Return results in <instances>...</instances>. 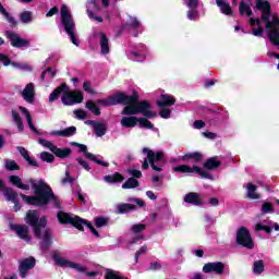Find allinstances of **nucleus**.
<instances>
[{"instance_id": "5fc2aeb1", "label": "nucleus", "mask_w": 279, "mask_h": 279, "mask_svg": "<svg viewBox=\"0 0 279 279\" xmlns=\"http://www.w3.org/2000/svg\"><path fill=\"white\" fill-rule=\"evenodd\" d=\"M184 4L189 8V9H194V8H198L199 7V0H183Z\"/></svg>"}, {"instance_id": "49530a36", "label": "nucleus", "mask_w": 279, "mask_h": 279, "mask_svg": "<svg viewBox=\"0 0 279 279\" xmlns=\"http://www.w3.org/2000/svg\"><path fill=\"white\" fill-rule=\"evenodd\" d=\"M187 19L190 21H197V19H199V12L197 11V8L190 9L187 11Z\"/></svg>"}, {"instance_id": "72a5a7b5", "label": "nucleus", "mask_w": 279, "mask_h": 279, "mask_svg": "<svg viewBox=\"0 0 279 279\" xmlns=\"http://www.w3.org/2000/svg\"><path fill=\"white\" fill-rule=\"evenodd\" d=\"M96 136H105L106 131L108 130V124L106 122H97L96 126H94Z\"/></svg>"}, {"instance_id": "37998d69", "label": "nucleus", "mask_w": 279, "mask_h": 279, "mask_svg": "<svg viewBox=\"0 0 279 279\" xmlns=\"http://www.w3.org/2000/svg\"><path fill=\"white\" fill-rule=\"evenodd\" d=\"M4 167L8 171H19V165L14 160L7 159L4 160Z\"/></svg>"}, {"instance_id": "f3484780", "label": "nucleus", "mask_w": 279, "mask_h": 279, "mask_svg": "<svg viewBox=\"0 0 279 279\" xmlns=\"http://www.w3.org/2000/svg\"><path fill=\"white\" fill-rule=\"evenodd\" d=\"M101 8L97 4V0H88L87 1V14L93 21H97V23H104V17L99 15H95V12H99Z\"/></svg>"}, {"instance_id": "f8f14e48", "label": "nucleus", "mask_w": 279, "mask_h": 279, "mask_svg": "<svg viewBox=\"0 0 279 279\" xmlns=\"http://www.w3.org/2000/svg\"><path fill=\"white\" fill-rule=\"evenodd\" d=\"M36 267V258L26 257L19 260V274L21 278H27L29 271Z\"/></svg>"}, {"instance_id": "9d476101", "label": "nucleus", "mask_w": 279, "mask_h": 279, "mask_svg": "<svg viewBox=\"0 0 279 279\" xmlns=\"http://www.w3.org/2000/svg\"><path fill=\"white\" fill-rule=\"evenodd\" d=\"M235 241L238 245H242L246 250H254V240H252V234H250V230L245 227H241L238 230Z\"/></svg>"}, {"instance_id": "58836bf2", "label": "nucleus", "mask_w": 279, "mask_h": 279, "mask_svg": "<svg viewBox=\"0 0 279 279\" xmlns=\"http://www.w3.org/2000/svg\"><path fill=\"white\" fill-rule=\"evenodd\" d=\"M105 182L109 184H114V182H123L125 178L121 175V173L109 174L104 178Z\"/></svg>"}, {"instance_id": "6e6552de", "label": "nucleus", "mask_w": 279, "mask_h": 279, "mask_svg": "<svg viewBox=\"0 0 279 279\" xmlns=\"http://www.w3.org/2000/svg\"><path fill=\"white\" fill-rule=\"evenodd\" d=\"M52 258L59 267H66L69 269H75L78 274H86L89 278L97 276V271H86V267L82 264H77L75 262L68 260L66 258L62 257L60 253L54 252Z\"/></svg>"}, {"instance_id": "a211bd4d", "label": "nucleus", "mask_w": 279, "mask_h": 279, "mask_svg": "<svg viewBox=\"0 0 279 279\" xmlns=\"http://www.w3.org/2000/svg\"><path fill=\"white\" fill-rule=\"evenodd\" d=\"M96 36L99 40L101 56H108V53H110V39L108 35L104 32H99Z\"/></svg>"}, {"instance_id": "cd10ccee", "label": "nucleus", "mask_w": 279, "mask_h": 279, "mask_svg": "<svg viewBox=\"0 0 279 279\" xmlns=\"http://www.w3.org/2000/svg\"><path fill=\"white\" fill-rule=\"evenodd\" d=\"M13 230H15L17 236L20 239H23L24 241H29V231L27 230V227L25 226H14Z\"/></svg>"}, {"instance_id": "423d86ee", "label": "nucleus", "mask_w": 279, "mask_h": 279, "mask_svg": "<svg viewBox=\"0 0 279 279\" xmlns=\"http://www.w3.org/2000/svg\"><path fill=\"white\" fill-rule=\"evenodd\" d=\"M57 218L59 219L60 223H71L72 226H74V228H77V230H84V226H86L90 230L92 234H94V236H99V232L95 227L92 226L90 222L77 216L59 211Z\"/></svg>"}, {"instance_id": "0eeeda50", "label": "nucleus", "mask_w": 279, "mask_h": 279, "mask_svg": "<svg viewBox=\"0 0 279 279\" xmlns=\"http://www.w3.org/2000/svg\"><path fill=\"white\" fill-rule=\"evenodd\" d=\"M61 23L65 29V33L70 36V39L75 47H80V40H77V34L75 32V22L73 15L69 12L66 4L61 7Z\"/></svg>"}, {"instance_id": "8fccbe9b", "label": "nucleus", "mask_w": 279, "mask_h": 279, "mask_svg": "<svg viewBox=\"0 0 279 279\" xmlns=\"http://www.w3.org/2000/svg\"><path fill=\"white\" fill-rule=\"evenodd\" d=\"M255 230H256V232H260V230H264V232H267V234L271 233L270 227L267 225H263L260 222H257L255 225Z\"/></svg>"}, {"instance_id": "6ab92c4d", "label": "nucleus", "mask_w": 279, "mask_h": 279, "mask_svg": "<svg viewBox=\"0 0 279 279\" xmlns=\"http://www.w3.org/2000/svg\"><path fill=\"white\" fill-rule=\"evenodd\" d=\"M72 145H74L75 147H78V149L85 154V157L88 160H93V162H96V165H101L102 167H108V162L102 161L101 159L97 158V156L94 155L93 153L86 151V149H87L86 145L78 144V143H75V142H73Z\"/></svg>"}, {"instance_id": "a18cd8bd", "label": "nucleus", "mask_w": 279, "mask_h": 279, "mask_svg": "<svg viewBox=\"0 0 279 279\" xmlns=\"http://www.w3.org/2000/svg\"><path fill=\"white\" fill-rule=\"evenodd\" d=\"M86 108L88 110H90V112H93V114H96V117H99V114H101V111L99 110L97 105H95V102H93V101H87L86 102Z\"/></svg>"}, {"instance_id": "e433bc0d", "label": "nucleus", "mask_w": 279, "mask_h": 279, "mask_svg": "<svg viewBox=\"0 0 279 279\" xmlns=\"http://www.w3.org/2000/svg\"><path fill=\"white\" fill-rule=\"evenodd\" d=\"M240 14H241V16H251L252 15V8L250 7V2L241 1Z\"/></svg>"}, {"instance_id": "de8ad7c7", "label": "nucleus", "mask_w": 279, "mask_h": 279, "mask_svg": "<svg viewBox=\"0 0 279 279\" xmlns=\"http://www.w3.org/2000/svg\"><path fill=\"white\" fill-rule=\"evenodd\" d=\"M137 123H140V128H146V130H151V128H154V124H151V122L145 118H138Z\"/></svg>"}, {"instance_id": "2f4dec72", "label": "nucleus", "mask_w": 279, "mask_h": 279, "mask_svg": "<svg viewBox=\"0 0 279 279\" xmlns=\"http://www.w3.org/2000/svg\"><path fill=\"white\" fill-rule=\"evenodd\" d=\"M253 274H255V276H260V274H263L265 271V260L263 259H258L255 260L253 263Z\"/></svg>"}, {"instance_id": "7ed1b4c3", "label": "nucleus", "mask_w": 279, "mask_h": 279, "mask_svg": "<svg viewBox=\"0 0 279 279\" xmlns=\"http://www.w3.org/2000/svg\"><path fill=\"white\" fill-rule=\"evenodd\" d=\"M256 8L262 12V21L266 27V34L275 47H279V17L271 13V4L267 0H255Z\"/></svg>"}, {"instance_id": "2eb2a0df", "label": "nucleus", "mask_w": 279, "mask_h": 279, "mask_svg": "<svg viewBox=\"0 0 279 279\" xmlns=\"http://www.w3.org/2000/svg\"><path fill=\"white\" fill-rule=\"evenodd\" d=\"M225 270L226 265L221 262L207 263L203 266L204 274H217L218 276H221Z\"/></svg>"}, {"instance_id": "c9c22d12", "label": "nucleus", "mask_w": 279, "mask_h": 279, "mask_svg": "<svg viewBox=\"0 0 279 279\" xmlns=\"http://www.w3.org/2000/svg\"><path fill=\"white\" fill-rule=\"evenodd\" d=\"M21 156L31 165V167H38V162H36L32 157H29V154L27 153V149L24 147H19L17 148Z\"/></svg>"}, {"instance_id": "9b49d317", "label": "nucleus", "mask_w": 279, "mask_h": 279, "mask_svg": "<svg viewBox=\"0 0 279 279\" xmlns=\"http://www.w3.org/2000/svg\"><path fill=\"white\" fill-rule=\"evenodd\" d=\"M39 144L43 147H46V149H49L50 151H52V154H54V156H57L58 158H68V156L71 155V149L69 148H58L56 144L47 141V140H39Z\"/></svg>"}, {"instance_id": "7c9ffc66", "label": "nucleus", "mask_w": 279, "mask_h": 279, "mask_svg": "<svg viewBox=\"0 0 279 279\" xmlns=\"http://www.w3.org/2000/svg\"><path fill=\"white\" fill-rule=\"evenodd\" d=\"M9 180L14 186H17V189H21L22 191H29V185L23 184V181L19 177L11 175Z\"/></svg>"}, {"instance_id": "f03ea898", "label": "nucleus", "mask_w": 279, "mask_h": 279, "mask_svg": "<svg viewBox=\"0 0 279 279\" xmlns=\"http://www.w3.org/2000/svg\"><path fill=\"white\" fill-rule=\"evenodd\" d=\"M29 182L35 195L27 196L21 194V197L25 204H29L31 206H46V204L52 202L57 208L60 207V201H58V197H56L53 191H51V187L45 181H36L31 179Z\"/></svg>"}, {"instance_id": "c85d7f7f", "label": "nucleus", "mask_w": 279, "mask_h": 279, "mask_svg": "<svg viewBox=\"0 0 279 279\" xmlns=\"http://www.w3.org/2000/svg\"><path fill=\"white\" fill-rule=\"evenodd\" d=\"M3 195L8 202H12L13 204H16V202H19V194L14 192L12 187L4 189Z\"/></svg>"}, {"instance_id": "b1692460", "label": "nucleus", "mask_w": 279, "mask_h": 279, "mask_svg": "<svg viewBox=\"0 0 279 279\" xmlns=\"http://www.w3.org/2000/svg\"><path fill=\"white\" fill-rule=\"evenodd\" d=\"M120 121L122 128H136L138 125V118L134 117L135 114H125Z\"/></svg>"}, {"instance_id": "4d7b16f0", "label": "nucleus", "mask_w": 279, "mask_h": 279, "mask_svg": "<svg viewBox=\"0 0 279 279\" xmlns=\"http://www.w3.org/2000/svg\"><path fill=\"white\" fill-rule=\"evenodd\" d=\"M132 232H134L135 234H138L140 232H143V230H145V225L143 223H138V225H133L131 227Z\"/></svg>"}, {"instance_id": "0e129e2a", "label": "nucleus", "mask_w": 279, "mask_h": 279, "mask_svg": "<svg viewBox=\"0 0 279 279\" xmlns=\"http://www.w3.org/2000/svg\"><path fill=\"white\" fill-rule=\"evenodd\" d=\"M159 116L161 117V119H171V109H162L159 112Z\"/></svg>"}, {"instance_id": "c03bdc74", "label": "nucleus", "mask_w": 279, "mask_h": 279, "mask_svg": "<svg viewBox=\"0 0 279 279\" xmlns=\"http://www.w3.org/2000/svg\"><path fill=\"white\" fill-rule=\"evenodd\" d=\"M12 118H13V121L16 123L19 131L23 132L24 125H23V120L21 119V116L16 111H12Z\"/></svg>"}, {"instance_id": "69168bd1", "label": "nucleus", "mask_w": 279, "mask_h": 279, "mask_svg": "<svg viewBox=\"0 0 279 279\" xmlns=\"http://www.w3.org/2000/svg\"><path fill=\"white\" fill-rule=\"evenodd\" d=\"M77 162L78 165H81V167H83V169H85L86 171H90V166H88V162H86L84 159L78 157Z\"/></svg>"}, {"instance_id": "13d9d810", "label": "nucleus", "mask_w": 279, "mask_h": 279, "mask_svg": "<svg viewBox=\"0 0 279 279\" xmlns=\"http://www.w3.org/2000/svg\"><path fill=\"white\" fill-rule=\"evenodd\" d=\"M73 114L75 116L76 119H86V117H87L86 111H84L82 109L74 110Z\"/></svg>"}, {"instance_id": "c756f323", "label": "nucleus", "mask_w": 279, "mask_h": 279, "mask_svg": "<svg viewBox=\"0 0 279 279\" xmlns=\"http://www.w3.org/2000/svg\"><path fill=\"white\" fill-rule=\"evenodd\" d=\"M136 206L131 205V204H118L116 205V213H118V215H124V213H131V210H135Z\"/></svg>"}, {"instance_id": "f704fd0d", "label": "nucleus", "mask_w": 279, "mask_h": 279, "mask_svg": "<svg viewBox=\"0 0 279 279\" xmlns=\"http://www.w3.org/2000/svg\"><path fill=\"white\" fill-rule=\"evenodd\" d=\"M129 58H130V60H133L134 62H143V60H145V58H147V53L133 50L129 53Z\"/></svg>"}, {"instance_id": "dca6fc26", "label": "nucleus", "mask_w": 279, "mask_h": 279, "mask_svg": "<svg viewBox=\"0 0 279 279\" xmlns=\"http://www.w3.org/2000/svg\"><path fill=\"white\" fill-rule=\"evenodd\" d=\"M21 95L26 104H34L36 100V86H34V83L26 84Z\"/></svg>"}, {"instance_id": "39448f33", "label": "nucleus", "mask_w": 279, "mask_h": 279, "mask_svg": "<svg viewBox=\"0 0 279 279\" xmlns=\"http://www.w3.org/2000/svg\"><path fill=\"white\" fill-rule=\"evenodd\" d=\"M61 96V101L63 106H75V104H82L84 101V95L78 90H69V86L66 84H62L57 87L49 96V102L53 104V101L58 100Z\"/></svg>"}, {"instance_id": "bf43d9fd", "label": "nucleus", "mask_w": 279, "mask_h": 279, "mask_svg": "<svg viewBox=\"0 0 279 279\" xmlns=\"http://www.w3.org/2000/svg\"><path fill=\"white\" fill-rule=\"evenodd\" d=\"M0 62L3 64V66H10V64H12V60H10L8 56L3 53H0Z\"/></svg>"}, {"instance_id": "5701e85b", "label": "nucleus", "mask_w": 279, "mask_h": 279, "mask_svg": "<svg viewBox=\"0 0 279 279\" xmlns=\"http://www.w3.org/2000/svg\"><path fill=\"white\" fill-rule=\"evenodd\" d=\"M76 132H77V129L75 126H69L61 131H51L50 136H62L64 138H69V136H74Z\"/></svg>"}, {"instance_id": "20e7f679", "label": "nucleus", "mask_w": 279, "mask_h": 279, "mask_svg": "<svg viewBox=\"0 0 279 279\" xmlns=\"http://www.w3.org/2000/svg\"><path fill=\"white\" fill-rule=\"evenodd\" d=\"M38 211L28 210L26 215V222L34 228L35 236L41 240L43 250H47L51 245V231L47 226V218L43 217L39 220Z\"/></svg>"}, {"instance_id": "3c124183", "label": "nucleus", "mask_w": 279, "mask_h": 279, "mask_svg": "<svg viewBox=\"0 0 279 279\" xmlns=\"http://www.w3.org/2000/svg\"><path fill=\"white\" fill-rule=\"evenodd\" d=\"M83 90H85V93H88L89 95H97V92H95L93 85H90V82L83 83Z\"/></svg>"}, {"instance_id": "09e8293b", "label": "nucleus", "mask_w": 279, "mask_h": 279, "mask_svg": "<svg viewBox=\"0 0 279 279\" xmlns=\"http://www.w3.org/2000/svg\"><path fill=\"white\" fill-rule=\"evenodd\" d=\"M262 213L264 215H269V214L274 213V205H271L270 203H264L262 205Z\"/></svg>"}, {"instance_id": "aec40b11", "label": "nucleus", "mask_w": 279, "mask_h": 279, "mask_svg": "<svg viewBox=\"0 0 279 279\" xmlns=\"http://www.w3.org/2000/svg\"><path fill=\"white\" fill-rule=\"evenodd\" d=\"M250 25L253 27V36H257L258 38H263L265 34V29H263V25L260 24V19H253L248 20Z\"/></svg>"}, {"instance_id": "4468645a", "label": "nucleus", "mask_w": 279, "mask_h": 279, "mask_svg": "<svg viewBox=\"0 0 279 279\" xmlns=\"http://www.w3.org/2000/svg\"><path fill=\"white\" fill-rule=\"evenodd\" d=\"M5 36L10 40L12 47H29V40L21 38V36L12 31H7Z\"/></svg>"}, {"instance_id": "a19ab883", "label": "nucleus", "mask_w": 279, "mask_h": 279, "mask_svg": "<svg viewBox=\"0 0 279 279\" xmlns=\"http://www.w3.org/2000/svg\"><path fill=\"white\" fill-rule=\"evenodd\" d=\"M219 165H220V162H219V160H217V158H210L204 163V168L213 170V169H217V167H219Z\"/></svg>"}, {"instance_id": "473e14b6", "label": "nucleus", "mask_w": 279, "mask_h": 279, "mask_svg": "<svg viewBox=\"0 0 279 279\" xmlns=\"http://www.w3.org/2000/svg\"><path fill=\"white\" fill-rule=\"evenodd\" d=\"M0 14L4 16V19L12 25V27H16L17 22L16 20L5 11V8H3V4L0 3Z\"/></svg>"}, {"instance_id": "f257e3e1", "label": "nucleus", "mask_w": 279, "mask_h": 279, "mask_svg": "<svg viewBox=\"0 0 279 279\" xmlns=\"http://www.w3.org/2000/svg\"><path fill=\"white\" fill-rule=\"evenodd\" d=\"M96 104L104 107L122 104L125 106L122 110V114H143L146 119H154V117H156V112L151 111V105H149V102L136 101V96H128L125 93L121 92L106 99H99Z\"/></svg>"}, {"instance_id": "603ef678", "label": "nucleus", "mask_w": 279, "mask_h": 279, "mask_svg": "<svg viewBox=\"0 0 279 279\" xmlns=\"http://www.w3.org/2000/svg\"><path fill=\"white\" fill-rule=\"evenodd\" d=\"M72 182H75V178L71 177V172L66 170L65 178L62 179L61 184H71Z\"/></svg>"}, {"instance_id": "a878e982", "label": "nucleus", "mask_w": 279, "mask_h": 279, "mask_svg": "<svg viewBox=\"0 0 279 279\" xmlns=\"http://www.w3.org/2000/svg\"><path fill=\"white\" fill-rule=\"evenodd\" d=\"M19 109L22 112L23 117H25L29 130H32V132H38V130H36V126L34 125V119L32 118V113H29V110H27V108L25 107H19Z\"/></svg>"}, {"instance_id": "412c9836", "label": "nucleus", "mask_w": 279, "mask_h": 279, "mask_svg": "<svg viewBox=\"0 0 279 279\" xmlns=\"http://www.w3.org/2000/svg\"><path fill=\"white\" fill-rule=\"evenodd\" d=\"M175 105V97L169 94H163L157 100L159 108H167Z\"/></svg>"}, {"instance_id": "1a4fd4ad", "label": "nucleus", "mask_w": 279, "mask_h": 279, "mask_svg": "<svg viewBox=\"0 0 279 279\" xmlns=\"http://www.w3.org/2000/svg\"><path fill=\"white\" fill-rule=\"evenodd\" d=\"M142 151L144 156H146V158L144 159V162L142 163V169H149V165H150L154 171H158V172L162 171V166L156 165V162H160L162 160L165 156L162 151L154 153V150L147 147H144Z\"/></svg>"}, {"instance_id": "393cba45", "label": "nucleus", "mask_w": 279, "mask_h": 279, "mask_svg": "<svg viewBox=\"0 0 279 279\" xmlns=\"http://www.w3.org/2000/svg\"><path fill=\"white\" fill-rule=\"evenodd\" d=\"M216 3L220 9L221 14H226V16H232V7H230V2L226 0H216Z\"/></svg>"}, {"instance_id": "6e6d98bb", "label": "nucleus", "mask_w": 279, "mask_h": 279, "mask_svg": "<svg viewBox=\"0 0 279 279\" xmlns=\"http://www.w3.org/2000/svg\"><path fill=\"white\" fill-rule=\"evenodd\" d=\"M40 158H41V160H44V162H51L52 160H54L53 155H51L47 151L41 153Z\"/></svg>"}, {"instance_id": "052dcab7", "label": "nucleus", "mask_w": 279, "mask_h": 279, "mask_svg": "<svg viewBox=\"0 0 279 279\" xmlns=\"http://www.w3.org/2000/svg\"><path fill=\"white\" fill-rule=\"evenodd\" d=\"M147 253V246H142L136 253H135V263H138V257L143 256V254Z\"/></svg>"}, {"instance_id": "ddd939ff", "label": "nucleus", "mask_w": 279, "mask_h": 279, "mask_svg": "<svg viewBox=\"0 0 279 279\" xmlns=\"http://www.w3.org/2000/svg\"><path fill=\"white\" fill-rule=\"evenodd\" d=\"M173 171L180 172V173H197L198 175H201V178H208L209 180H213V177H210V174L204 172V170H202V168L197 166L190 167L186 165H181V166L174 167Z\"/></svg>"}, {"instance_id": "774afa93", "label": "nucleus", "mask_w": 279, "mask_h": 279, "mask_svg": "<svg viewBox=\"0 0 279 279\" xmlns=\"http://www.w3.org/2000/svg\"><path fill=\"white\" fill-rule=\"evenodd\" d=\"M58 12H60V10L58 9V7L52 8L49 12L46 13L47 17H51L54 14H58Z\"/></svg>"}, {"instance_id": "79ce46f5", "label": "nucleus", "mask_w": 279, "mask_h": 279, "mask_svg": "<svg viewBox=\"0 0 279 279\" xmlns=\"http://www.w3.org/2000/svg\"><path fill=\"white\" fill-rule=\"evenodd\" d=\"M138 186V180L134 178L128 179L123 184L122 189H136Z\"/></svg>"}, {"instance_id": "e2e57ef3", "label": "nucleus", "mask_w": 279, "mask_h": 279, "mask_svg": "<svg viewBox=\"0 0 279 279\" xmlns=\"http://www.w3.org/2000/svg\"><path fill=\"white\" fill-rule=\"evenodd\" d=\"M128 173H130V175H132L133 178H143V172H141V170L129 169Z\"/></svg>"}, {"instance_id": "680f3d73", "label": "nucleus", "mask_w": 279, "mask_h": 279, "mask_svg": "<svg viewBox=\"0 0 279 279\" xmlns=\"http://www.w3.org/2000/svg\"><path fill=\"white\" fill-rule=\"evenodd\" d=\"M189 158H194L196 161L202 160V155L199 153L185 155L183 160H189Z\"/></svg>"}, {"instance_id": "338daca9", "label": "nucleus", "mask_w": 279, "mask_h": 279, "mask_svg": "<svg viewBox=\"0 0 279 279\" xmlns=\"http://www.w3.org/2000/svg\"><path fill=\"white\" fill-rule=\"evenodd\" d=\"M206 126V123L202 120H196L193 124V128L195 130H202V128H205Z\"/></svg>"}, {"instance_id": "4c0bfd02", "label": "nucleus", "mask_w": 279, "mask_h": 279, "mask_svg": "<svg viewBox=\"0 0 279 279\" xmlns=\"http://www.w3.org/2000/svg\"><path fill=\"white\" fill-rule=\"evenodd\" d=\"M20 21L21 23H24L25 25H28L34 21V13L32 11H23L20 14Z\"/></svg>"}, {"instance_id": "4be33fe9", "label": "nucleus", "mask_w": 279, "mask_h": 279, "mask_svg": "<svg viewBox=\"0 0 279 279\" xmlns=\"http://www.w3.org/2000/svg\"><path fill=\"white\" fill-rule=\"evenodd\" d=\"M186 204H193L194 206H202L204 204L202 195L199 193L191 192L184 196Z\"/></svg>"}, {"instance_id": "ea45409f", "label": "nucleus", "mask_w": 279, "mask_h": 279, "mask_svg": "<svg viewBox=\"0 0 279 279\" xmlns=\"http://www.w3.org/2000/svg\"><path fill=\"white\" fill-rule=\"evenodd\" d=\"M125 27H131V29H138L140 27H142V24L138 19L128 16Z\"/></svg>"}, {"instance_id": "bb28decb", "label": "nucleus", "mask_w": 279, "mask_h": 279, "mask_svg": "<svg viewBox=\"0 0 279 279\" xmlns=\"http://www.w3.org/2000/svg\"><path fill=\"white\" fill-rule=\"evenodd\" d=\"M244 186L246 189V195L250 199H260V194L256 192V185L253 183H246Z\"/></svg>"}, {"instance_id": "864d4df0", "label": "nucleus", "mask_w": 279, "mask_h": 279, "mask_svg": "<svg viewBox=\"0 0 279 279\" xmlns=\"http://www.w3.org/2000/svg\"><path fill=\"white\" fill-rule=\"evenodd\" d=\"M95 225L97 228H104V226H108V219L104 217L96 218Z\"/></svg>"}]
</instances>
